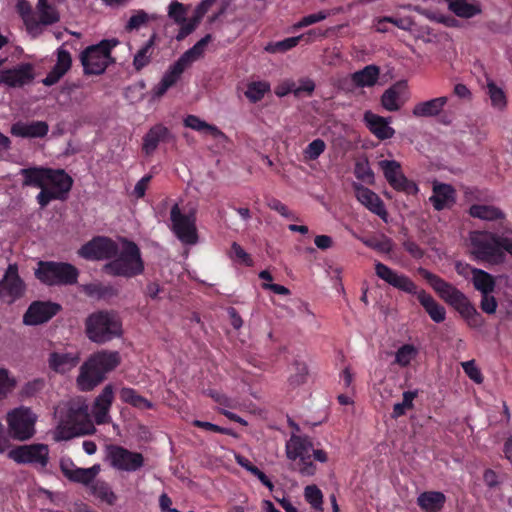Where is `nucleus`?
<instances>
[{
  "label": "nucleus",
  "mask_w": 512,
  "mask_h": 512,
  "mask_svg": "<svg viewBox=\"0 0 512 512\" xmlns=\"http://www.w3.org/2000/svg\"><path fill=\"white\" fill-rule=\"evenodd\" d=\"M375 274L392 287L405 293L416 295L418 301L434 322L441 323L446 319L445 308L424 289L419 290L415 282L408 276L399 274L382 262H376Z\"/></svg>",
  "instance_id": "f257e3e1"
},
{
  "label": "nucleus",
  "mask_w": 512,
  "mask_h": 512,
  "mask_svg": "<svg viewBox=\"0 0 512 512\" xmlns=\"http://www.w3.org/2000/svg\"><path fill=\"white\" fill-rule=\"evenodd\" d=\"M512 234L478 230L470 233L472 254L475 259L489 265H501L512 257Z\"/></svg>",
  "instance_id": "f03ea898"
},
{
  "label": "nucleus",
  "mask_w": 512,
  "mask_h": 512,
  "mask_svg": "<svg viewBox=\"0 0 512 512\" xmlns=\"http://www.w3.org/2000/svg\"><path fill=\"white\" fill-rule=\"evenodd\" d=\"M119 364L120 356L116 351L101 350L91 354L79 368L76 378L78 389L84 392L92 391Z\"/></svg>",
  "instance_id": "7ed1b4c3"
},
{
  "label": "nucleus",
  "mask_w": 512,
  "mask_h": 512,
  "mask_svg": "<svg viewBox=\"0 0 512 512\" xmlns=\"http://www.w3.org/2000/svg\"><path fill=\"white\" fill-rule=\"evenodd\" d=\"M64 413L61 415L57 429L58 439H70L81 434H89L94 431V425L89 413V405L83 397H76L64 405Z\"/></svg>",
  "instance_id": "20e7f679"
},
{
  "label": "nucleus",
  "mask_w": 512,
  "mask_h": 512,
  "mask_svg": "<svg viewBox=\"0 0 512 512\" xmlns=\"http://www.w3.org/2000/svg\"><path fill=\"white\" fill-rule=\"evenodd\" d=\"M85 333L90 341L104 344L122 335V322L112 311L94 312L85 320Z\"/></svg>",
  "instance_id": "39448f33"
},
{
  "label": "nucleus",
  "mask_w": 512,
  "mask_h": 512,
  "mask_svg": "<svg viewBox=\"0 0 512 512\" xmlns=\"http://www.w3.org/2000/svg\"><path fill=\"white\" fill-rule=\"evenodd\" d=\"M79 270L67 262L39 261L35 277L48 286L74 285L78 281Z\"/></svg>",
  "instance_id": "423d86ee"
},
{
  "label": "nucleus",
  "mask_w": 512,
  "mask_h": 512,
  "mask_svg": "<svg viewBox=\"0 0 512 512\" xmlns=\"http://www.w3.org/2000/svg\"><path fill=\"white\" fill-rule=\"evenodd\" d=\"M285 448L288 459H298L297 470L301 475L313 476L316 473V465L311 460L313 442L309 436L292 434Z\"/></svg>",
  "instance_id": "0eeeda50"
},
{
  "label": "nucleus",
  "mask_w": 512,
  "mask_h": 512,
  "mask_svg": "<svg viewBox=\"0 0 512 512\" xmlns=\"http://www.w3.org/2000/svg\"><path fill=\"white\" fill-rule=\"evenodd\" d=\"M73 185V179L63 169H51L47 187L37 195V202L45 208L52 200H66Z\"/></svg>",
  "instance_id": "6e6552de"
},
{
  "label": "nucleus",
  "mask_w": 512,
  "mask_h": 512,
  "mask_svg": "<svg viewBox=\"0 0 512 512\" xmlns=\"http://www.w3.org/2000/svg\"><path fill=\"white\" fill-rule=\"evenodd\" d=\"M117 44V39H110L87 47L81 54V63L85 73L94 75L103 73L110 59V51Z\"/></svg>",
  "instance_id": "1a4fd4ad"
},
{
  "label": "nucleus",
  "mask_w": 512,
  "mask_h": 512,
  "mask_svg": "<svg viewBox=\"0 0 512 512\" xmlns=\"http://www.w3.org/2000/svg\"><path fill=\"white\" fill-rule=\"evenodd\" d=\"M420 274L429 283L438 296L456 311L468 300V297L462 291L456 288L453 284L445 281L440 276L426 269H420Z\"/></svg>",
  "instance_id": "9d476101"
},
{
  "label": "nucleus",
  "mask_w": 512,
  "mask_h": 512,
  "mask_svg": "<svg viewBox=\"0 0 512 512\" xmlns=\"http://www.w3.org/2000/svg\"><path fill=\"white\" fill-rule=\"evenodd\" d=\"M9 433L12 438L24 441L35 433L36 415L30 408L20 407L7 415Z\"/></svg>",
  "instance_id": "9b49d317"
},
{
  "label": "nucleus",
  "mask_w": 512,
  "mask_h": 512,
  "mask_svg": "<svg viewBox=\"0 0 512 512\" xmlns=\"http://www.w3.org/2000/svg\"><path fill=\"white\" fill-rule=\"evenodd\" d=\"M172 231L176 237L187 245H194L198 241L196 218L194 214H183L176 203L170 210Z\"/></svg>",
  "instance_id": "f8f14e48"
},
{
  "label": "nucleus",
  "mask_w": 512,
  "mask_h": 512,
  "mask_svg": "<svg viewBox=\"0 0 512 512\" xmlns=\"http://www.w3.org/2000/svg\"><path fill=\"white\" fill-rule=\"evenodd\" d=\"M469 215L484 221L495 222L494 233L512 234V224L506 219L505 213L498 207L486 204H473L469 208Z\"/></svg>",
  "instance_id": "ddd939ff"
},
{
  "label": "nucleus",
  "mask_w": 512,
  "mask_h": 512,
  "mask_svg": "<svg viewBox=\"0 0 512 512\" xmlns=\"http://www.w3.org/2000/svg\"><path fill=\"white\" fill-rule=\"evenodd\" d=\"M118 245L105 236H97L84 244L79 250L80 257L87 260H104L117 256Z\"/></svg>",
  "instance_id": "4468645a"
},
{
  "label": "nucleus",
  "mask_w": 512,
  "mask_h": 512,
  "mask_svg": "<svg viewBox=\"0 0 512 512\" xmlns=\"http://www.w3.org/2000/svg\"><path fill=\"white\" fill-rule=\"evenodd\" d=\"M26 285L18 274V266L9 264L0 281V299L13 303L24 296Z\"/></svg>",
  "instance_id": "2eb2a0df"
},
{
  "label": "nucleus",
  "mask_w": 512,
  "mask_h": 512,
  "mask_svg": "<svg viewBox=\"0 0 512 512\" xmlns=\"http://www.w3.org/2000/svg\"><path fill=\"white\" fill-rule=\"evenodd\" d=\"M49 449L45 444L22 445L11 449L8 457L21 464H39L45 467L48 463Z\"/></svg>",
  "instance_id": "dca6fc26"
},
{
  "label": "nucleus",
  "mask_w": 512,
  "mask_h": 512,
  "mask_svg": "<svg viewBox=\"0 0 512 512\" xmlns=\"http://www.w3.org/2000/svg\"><path fill=\"white\" fill-rule=\"evenodd\" d=\"M61 305L51 301L32 302L23 315V323L29 326H36L48 322L60 310Z\"/></svg>",
  "instance_id": "f3484780"
},
{
  "label": "nucleus",
  "mask_w": 512,
  "mask_h": 512,
  "mask_svg": "<svg viewBox=\"0 0 512 512\" xmlns=\"http://www.w3.org/2000/svg\"><path fill=\"white\" fill-rule=\"evenodd\" d=\"M34 78V67L31 63H22L13 69L3 70L0 73V83L13 88L30 84Z\"/></svg>",
  "instance_id": "a211bd4d"
},
{
  "label": "nucleus",
  "mask_w": 512,
  "mask_h": 512,
  "mask_svg": "<svg viewBox=\"0 0 512 512\" xmlns=\"http://www.w3.org/2000/svg\"><path fill=\"white\" fill-rule=\"evenodd\" d=\"M356 198L370 212L379 216L385 223L388 222V212L383 200L371 189L364 186H356Z\"/></svg>",
  "instance_id": "6ab92c4d"
},
{
  "label": "nucleus",
  "mask_w": 512,
  "mask_h": 512,
  "mask_svg": "<svg viewBox=\"0 0 512 512\" xmlns=\"http://www.w3.org/2000/svg\"><path fill=\"white\" fill-rule=\"evenodd\" d=\"M191 65L192 64L183 55H181L178 60L174 62L164 73L161 81L155 88V94L157 96L164 95L169 88L177 83L183 72Z\"/></svg>",
  "instance_id": "aec40b11"
},
{
  "label": "nucleus",
  "mask_w": 512,
  "mask_h": 512,
  "mask_svg": "<svg viewBox=\"0 0 512 512\" xmlns=\"http://www.w3.org/2000/svg\"><path fill=\"white\" fill-rule=\"evenodd\" d=\"M174 139L171 131L163 124H156L143 137L142 150L146 155L155 152L160 143H169Z\"/></svg>",
  "instance_id": "412c9836"
},
{
  "label": "nucleus",
  "mask_w": 512,
  "mask_h": 512,
  "mask_svg": "<svg viewBox=\"0 0 512 512\" xmlns=\"http://www.w3.org/2000/svg\"><path fill=\"white\" fill-rule=\"evenodd\" d=\"M364 122L369 131L379 140H387L394 136L395 130L389 125V121L371 111L364 113Z\"/></svg>",
  "instance_id": "4be33fe9"
},
{
  "label": "nucleus",
  "mask_w": 512,
  "mask_h": 512,
  "mask_svg": "<svg viewBox=\"0 0 512 512\" xmlns=\"http://www.w3.org/2000/svg\"><path fill=\"white\" fill-rule=\"evenodd\" d=\"M49 126L45 121L16 122L11 126V134L22 138H42L47 135Z\"/></svg>",
  "instance_id": "5701e85b"
},
{
  "label": "nucleus",
  "mask_w": 512,
  "mask_h": 512,
  "mask_svg": "<svg viewBox=\"0 0 512 512\" xmlns=\"http://www.w3.org/2000/svg\"><path fill=\"white\" fill-rule=\"evenodd\" d=\"M429 200L435 210L441 211L455 202V190L449 184H435L433 186V194Z\"/></svg>",
  "instance_id": "b1692460"
},
{
  "label": "nucleus",
  "mask_w": 512,
  "mask_h": 512,
  "mask_svg": "<svg viewBox=\"0 0 512 512\" xmlns=\"http://www.w3.org/2000/svg\"><path fill=\"white\" fill-rule=\"evenodd\" d=\"M80 361L79 353H58L53 352L49 355V367L57 373H66L78 365Z\"/></svg>",
  "instance_id": "393cba45"
},
{
  "label": "nucleus",
  "mask_w": 512,
  "mask_h": 512,
  "mask_svg": "<svg viewBox=\"0 0 512 512\" xmlns=\"http://www.w3.org/2000/svg\"><path fill=\"white\" fill-rule=\"evenodd\" d=\"M446 503V496L440 491H424L417 497V505L423 512H440Z\"/></svg>",
  "instance_id": "a878e982"
},
{
  "label": "nucleus",
  "mask_w": 512,
  "mask_h": 512,
  "mask_svg": "<svg viewBox=\"0 0 512 512\" xmlns=\"http://www.w3.org/2000/svg\"><path fill=\"white\" fill-rule=\"evenodd\" d=\"M315 36H324V34L318 32L316 29H311L307 33L299 36L289 37L281 41L270 43L266 47V50L270 53L286 52L297 46L303 39H305L307 43H310L312 41V37Z\"/></svg>",
  "instance_id": "bb28decb"
},
{
  "label": "nucleus",
  "mask_w": 512,
  "mask_h": 512,
  "mask_svg": "<svg viewBox=\"0 0 512 512\" xmlns=\"http://www.w3.org/2000/svg\"><path fill=\"white\" fill-rule=\"evenodd\" d=\"M113 400V390L111 385L104 387L100 395L94 401L93 414L98 424L106 422L109 408Z\"/></svg>",
  "instance_id": "cd10ccee"
},
{
  "label": "nucleus",
  "mask_w": 512,
  "mask_h": 512,
  "mask_svg": "<svg viewBox=\"0 0 512 512\" xmlns=\"http://www.w3.org/2000/svg\"><path fill=\"white\" fill-rule=\"evenodd\" d=\"M23 176V186L38 187L43 191L47 187V179L49 177L50 168L31 167L24 168L20 171Z\"/></svg>",
  "instance_id": "c85d7f7f"
},
{
  "label": "nucleus",
  "mask_w": 512,
  "mask_h": 512,
  "mask_svg": "<svg viewBox=\"0 0 512 512\" xmlns=\"http://www.w3.org/2000/svg\"><path fill=\"white\" fill-rule=\"evenodd\" d=\"M447 102L445 96L419 102L413 107L412 113L415 117H434L441 113Z\"/></svg>",
  "instance_id": "c756f323"
},
{
  "label": "nucleus",
  "mask_w": 512,
  "mask_h": 512,
  "mask_svg": "<svg viewBox=\"0 0 512 512\" xmlns=\"http://www.w3.org/2000/svg\"><path fill=\"white\" fill-rule=\"evenodd\" d=\"M448 9L457 17L470 19L482 13L479 3H468L466 0H444Z\"/></svg>",
  "instance_id": "7c9ffc66"
},
{
  "label": "nucleus",
  "mask_w": 512,
  "mask_h": 512,
  "mask_svg": "<svg viewBox=\"0 0 512 512\" xmlns=\"http://www.w3.org/2000/svg\"><path fill=\"white\" fill-rule=\"evenodd\" d=\"M380 68L374 64L365 66L352 74V81L357 87H372L379 78Z\"/></svg>",
  "instance_id": "2f4dec72"
},
{
  "label": "nucleus",
  "mask_w": 512,
  "mask_h": 512,
  "mask_svg": "<svg viewBox=\"0 0 512 512\" xmlns=\"http://www.w3.org/2000/svg\"><path fill=\"white\" fill-rule=\"evenodd\" d=\"M36 11L39 19V29L41 25H53L60 20V14L55 6L49 3L48 0H38L36 4Z\"/></svg>",
  "instance_id": "473e14b6"
},
{
  "label": "nucleus",
  "mask_w": 512,
  "mask_h": 512,
  "mask_svg": "<svg viewBox=\"0 0 512 512\" xmlns=\"http://www.w3.org/2000/svg\"><path fill=\"white\" fill-rule=\"evenodd\" d=\"M471 282L475 290L484 293H493L496 288L495 277L483 269L473 270Z\"/></svg>",
  "instance_id": "72a5a7b5"
},
{
  "label": "nucleus",
  "mask_w": 512,
  "mask_h": 512,
  "mask_svg": "<svg viewBox=\"0 0 512 512\" xmlns=\"http://www.w3.org/2000/svg\"><path fill=\"white\" fill-rule=\"evenodd\" d=\"M213 3V0H204L201 2V4L198 6V12L199 15H196L192 17L189 20H185V22H182L180 25V29L178 31V34L176 35V39L178 41L184 40L188 35H190L198 26L200 17L202 14H204L207 10V8Z\"/></svg>",
  "instance_id": "f704fd0d"
},
{
  "label": "nucleus",
  "mask_w": 512,
  "mask_h": 512,
  "mask_svg": "<svg viewBox=\"0 0 512 512\" xmlns=\"http://www.w3.org/2000/svg\"><path fill=\"white\" fill-rule=\"evenodd\" d=\"M17 12L22 17L27 30L33 36H37L42 32V29H39V23L37 19L32 16L31 5L25 0H19L16 5Z\"/></svg>",
  "instance_id": "c9c22d12"
},
{
  "label": "nucleus",
  "mask_w": 512,
  "mask_h": 512,
  "mask_svg": "<svg viewBox=\"0 0 512 512\" xmlns=\"http://www.w3.org/2000/svg\"><path fill=\"white\" fill-rule=\"evenodd\" d=\"M156 33L152 31L149 39L144 46L136 53L133 60V65L137 71L150 63L151 57L154 53Z\"/></svg>",
  "instance_id": "e433bc0d"
},
{
  "label": "nucleus",
  "mask_w": 512,
  "mask_h": 512,
  "mask_svg": "<svg viewBox=\"0 0 512 512\" xmlns=\"http://www.w3.org/2000/svg\"><path fill=\"white\" fill-rule=\"evenodd\" d=\"M107 459L111 466L119 470H128V451L117 445L106 447Z\"/></svg>",
  "instance_id": "4c0bfd02"
},
{
  "label": "nucleus",
  "mask_w": 512,
  "mask_h": 512,
  "mask_svg": "<svg viewBox=\"0 0 512 512\" xmlns=\"http://www.w3.org/2000/svg\"><path fill=\"white\" fill-rule=\"evenodd\" d=\"M270 90L271 86L267 81H251L247 84L244 95L250 103L255 104L260 102Z\"/></svg>",
  "instance_id": "58836bf2"
},
{
  "label": "nucleus",
  "mask_w": 512,
  "mask_h": 512,
  "mask_svg": "<svg viewBox=\"0 0 512 512\" xmlns=\"http://www.w3.org/2000/svg\"><path fill=\"white\" fill-rule=\"evenodd\" d=\"M184 125L188 128L195 130V131L206 130L214 138H224L225 137V134L218 127L201 120L199 117H197L195 115H188L184 119Z\"/></svg>",
  "instance_id": "ea45409f"
},
{
  "label": "nucleus",
  "mask_w": 512,
  "mask_h": 512,
  "mask_svg": "<svg viewBox=\"0 0 512 512\" xmlns=\"http://www.w3.org/2000/svg\"><path fill=\"white\" fill-rule=\"evenodd\" d=\"M457 312L466 320L471 328H480L484 324V318L476 310L475 306L468 299Z\"/></svg>",
  "instance_id": "a19ab883"
},
{
  "label": "nucleus",
  "mask_w": 512,
  "mask_h": 512,
  "mask_svg": "<svg viewBox=\"0 0 512 512\" xmlns=\"http://www.w3.org/2000/svg\"><path fill=\"white\" fill-rule=\"evenodd\" d=\"M82 291L89 297L100 299H109L116 295L112 286H106L101 283H89L82 286Z\"/></svg>",
  "instance_id": "79ce46f5"
},
{
  "label": "nucleus",
  "mask_w": 512,
  "mask_h": 512,
  "mask_svg": "<svg viewBox=\"0 0 512 512\" xmlns=\"http://www.w3.org/2000/svg\"><path fill=\"white\" fill-rule=\"evenodd\" d=\"M103 271L112 276L128 275V254L126 251H122L119 258L105 264Z\"/></svg>",
  "instance_id": "37998d69"
},
{
  "label": "nucleus",
  "mask_w": 512,
  "mask_h": 512,
  "mask_svg": "<svg viewBox=\"0 0 512 512\" xmlns=\"http://www.w3.org/2000/svg\"><path fill=\"white\" fill-rule=\"evenodd\" d=\"M99 471V465H94L90 468H78L72 473H69L67 479L72 482L88 485L95 479Z\"/></svg>",
  "instance_id": "c03bdc74"
},
{
  "label": "nucleus",
  "mask_w": 512,
  "mask_h": 512,
  "mask_svg": "<svg viewBox=\"0 0 512 512\" xmlns=\"http://www.w3.org/2000/svg\"><path fill=\"white\" fill-rule=\"evenodd\" d=\"M236 459V462L243 468H245L247 471H249L252 475H254L255 477H257L259 479V481L264 485L266 486L267 488H269L270 490L273 489V483L272 481L268 478V476L263 472L261 471L257 466H255L254 464H252L247 458H245L244 456H241V455H236L235 457Z\"/></svg>",
  "instance_id": "a18cd8bd"
},
{
  "label": "nucleus",
  "mask_w": 512,
  "mask_h": 512,
  "mask_svg": "<svg viewBox=\"0 0 512 512\" xmlns=\"http://www.w3.org/2000/svg\"><path fill=\"white\" fill-rule=\"evenodd\" d=\"M129 257H130V277L137 276L144 271V262L141 258V253L138 245L130 241L129 244Z\"/></svg>",
  "instance_id": "49530a36"
},
{
  "label": "nucleus",
  "mask_w": 512,
  "mask_h": 512,
  "mask_svg": "<svg viewBox=\"0 0 512 512\" xmlns=\"http://www.w3.org/2000/svg\"><path fill=\"white\" fill-rule=\"evenodd\" d=\"M417 396V390L403 392V401L395 403L393 406L392 418L397 419L405 415L407 409H412L414 407L413 401Z\"/></svg>",
  "instance_id": "de8ad7c7"
},
{
  "label": "nucleus",
  "mask_w": 512,
  "mask_h": 512,
  "mask_svg": "<svg viewBox=\"0 0 512 512\" xmlns=\"http://www.w3.org/2000/svg\"><path fill=\"white\" fill-rule=\"evenodd\" d=\"M417 354L418 350L414 345L404 344L395 353V363L401 367H407Z\"/></svg>",
  "instance_id": "09e8293b"
},
{
  "label": "nucleus",
  "mask_w": 512,
  "mask_h": 512,
  "mask_svg": "<svg viewBox=\"0 0 512 512\" xmlns=\"http://www.w3.org/2000/svg\"><path fill=\"white\" fill-rule=\"evenodd\" d=\"M400 92L397 86L388 88L381 97L382 106L388 111H397L400 109L399 104Z\"/></svg>",
  "instance_id": "8fccbe9b"
},
{
  "label": "nucleus",
  "mask_w": 512,
  "mask_h": 512,
  "mask_svg": "<svg viewBox=\"0 0 512 512\" xmlns=\"http://www.w3.org/2000/svg\"><path fill=\"white\" fill-rule=\"evenodd\" d=\"M487 93L490 97L493 107L503 109L507 106V99L502 88L498 87L493 81L487 83Z\"/></svg>",
  "instance_id": "3c124183"
},
{
  "label": "nucleus",
  "mask_w": 512,
  "mask_h": 512,
  "mask_svg": "<svg viewBox=\"0 0 512 512\" xmlns=\"http://www.w3.org/2000/svg\"><path fill=\"white\" fill-rule=\"evenodd\" d=\"M211 35L207 34L203 38H201L196 44H194L191 48L185 51L182 55L193 64L199 58H201L204 54V50L208 43L211 41Z\"/></svg>",
  "instance_id": "603ef678"
},
{
  "label": "nucleus",
  "mask_w": 512,
  "mask_h": 512,
  "mask_svg": "<svg viewBox=\"0 0 512 512\" xmlns=\"http://www.w3.org/2000/svg\"><path fill=\"white\" fill-rule=\"evenodd\" d=\"M389 185L398 192H403L408 195H416L419 192L417 184L409 180L403 173L398 175L395 182L389 183Z\"/></svg>",
  "instance_id": "864d4df0"
},
{
  "label": "nucleus",
  "mask_w": 512,
  "mask_h": 512,
  "mask_svg": "<svg viewBox=\"0 0 512 512\" xmlns=\"http://www.w3.org/2000/svg\"><path fill=\"white\" fill-rule=\"evenodd\" d=\"M379 167L388 183L395 182L398 175L403 173L400 163L395 160H381Z\"/></svg>",
  "instance_id": "5fc2aeb1"
},
{
  "label": "nucleus",
  "mask_w": 512,
  "mask_h": 512,
  "mask_svg": "<svg viewBox=\"0 0 512 512\" xmlns=\"http://www.w3.org/2000/svg\"><path fill=\"white\" fill-rule=\"evenodd\" d=\"M155 19V15H150L144 10H134L130 16V32L140 28H147L149 23Z\"/></svg>",
  "instance_id": "6e6d98bb"
},
{
  "label": "nucleus",
  "mask_w": 512,
  "mask_h": 512,
  "mask_svg": "<svg viewBox=\"0 0 512 512\" xmlns=\"http://www.w3.org/2000/svg\"><path fill=\"white\" fill-rule=\"evenodd\" d=\"M91 489L93 494L101 500L110 505L115 503L116 495L111 491L110 487L106 483L97 481L92 485Z\"/></svg>",
  "instance_id": "4d7b16f0"
},
{
  "label": "nucleus",
  "mask_w": 512,
  "mask_h": 512,
  "mask_svg": "<svg viewBox=\"0 0 512 512\" xmlns=\"http://www.w3.org/2000/svg\"><path fill=\"white\" fill-rule=\"evenodd\" d=\"M304 497L312 508L319 510L323 504L322 491L316 485H308L304 489Z\"/></svg>",
  "instance_id": "13d9d810"
},
{
  "label": "nucleus",
  "mask_w": 512,
  "mask_h": 512,
  "mask_svg": "<svg viewBox=\"0 0 512 512\" xmlns=\"http://www.w3.org/2000/svg\"><path fill=\"white\" fill-rule=\"evenodd\" d=\"M326 143L324 140L317 138L310 142L304 149L303 155L305 160L314 161L325 151Z\"/></svg>",
  "instance_id": "bf43d9fd"
},
{
  "label": "nucleus",
  "mask_w": 512,
  "mask_h": 512,
  "mask_svg": "<svg viewBox=\"0 0 512 512\" xmlns=\"http://www.w3.org/2000/svg\"><path fill=\"white\" fill-rule=\"evenodd\" d=\"M192 425L194 427H197V428H201V429H204V430H207V431H211V432H215V433L229 435V436H232L234 438H238L239 437L238 433L235 432L233 429L221 427L219 425H216V424H213V423H210V422L201 421V420H194L192 422Z\"/></svg>",
  "instance_id": "052dcab7"
},
{
  "label": "nucleus",
  "mask_w": 512,
  "mask_h": 512,
  "mask_svg": "<svg viewBox=\"0 0 512 512\" xmlns=\"http://www.w3.org/2000/svg\"><path fill=\"white\" fill-rule=\"evenodd\" d=\"M187 10L185 6L177 0L169 4L168 16L174 20L176 24H181L186 20Z\"/></svg>",
  "instance_id": "680f3d73"
},
{
  "label": "nucleus",
  "mask_w": 512,
  "mask_h": 512,
  "mask_svg": "<svg viewBox=\"0 0 512 512\" xmlns=\"http://www.w3.org/2000/svg\"><path fill=\"white\" fill-rule=\"evenodd\" d=\"M16 381L9 376L7 369H0V399L5 398L15 387Z\"/></svg>",
  "instance_id": "e2e57ef3"
},
{
  "label": "nucleus",
  "mask_w": 512,
  "mask_h": 512,
  "mask_svg": "<svg viewBox=\"0 0 512 512\" xmlns=\"http://www.w3.org/2000/svg\"><path fill=\"white\" fill-rule=\"evenodd\" d=\"M465 374L475 383L481 384L484 380L481 370L477 367L475 360H469L461 363Z\"/></svg>",
  "instance_id": "0e129e2a"
},
{
  "label": "nucleus",
  "mask_w": 512,
  "mask_h": 512,
  "mask_svg": "<svg viewBox=\"0 0 512 512\" xmlns=\"http://www.w3.org/2000/svg\"><path fill=\"white\" fill-rule=\"evenodd\" d=\"M328 15L329 14L326 11H319L318 13L309 14L307 16H304L299 22H297L294 25V28L300 29L318 23L320 21L325 20L328 17Z\"/></svg>",
  "instance_id": "69168bd1"
},
{
  "label": "nucleus",
  "mask_w": 512,
  "mask_h": 512,
  "mask_svg": "<svg viewBox=\"0 0 512 512\" xmlns=\"http://www.w3.org/2000/svg\"><path fill=\"white\" fill-rule=\"evenodd\" d=\"M498 302L492 293L481 294L480 308L486 314H494L497 310Z\"/></svg>",
  "instance_id": "338daca9"
},
{
  "label": "nucleus",
  "mask_w": 512,
  "mask_h": 512,
  "mask_svg": "<svg viewBox=\"0 0 512 512\" xmlns=\"http://www.w3.org/2000/svg\"><path fill=\"white\" fill-rule=\"evenodd\" d=\"M71 64L72 58L70 53L63 48H59L57 51V62L54 66L67 73L71 68Z\"/></svg>",
  "instance_id": "774afa93"
}]
</instances>
